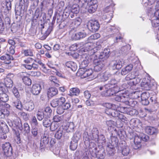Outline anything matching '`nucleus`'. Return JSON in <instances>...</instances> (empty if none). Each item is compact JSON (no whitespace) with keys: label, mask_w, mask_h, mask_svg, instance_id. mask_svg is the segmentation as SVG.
<instances>
[{"label":"nucleus","mask_w":159,"mask_h":159,"mask_svg":"<svg viewBox=\"0 0 159 159\" xmlns=\"http://www.w3.org/2000/svg\"><path fill=\"white\" fill-rule=\"evenodd\" d=\"M110 50L109 49H105L103 51L98 55V59L95 60L94 62L95 65L94 70L96 71L101 70L104 66L103 60L107 59L109 56Z\"/></svg>","instance_id":"nucleus-1"},{"label":"nucleus","mask_w":159,"mask_h":159,"mask_svg":"<svg viewBox=\"0 0 159 159\" xmlns=\"http://www.w3.org/2000/svg\"><path fill=\"white\" fill-rule=\"evenodd\" d=\"M87 131L85 132L83 134L84 139L86 141H89L90 139L98 142L99 141L98 135V131L96 128L92 129H87Z\"/></svg>","instance_id":"nucleus-2"},{"label":"nucleus","mask_w":159,"mask_h":159,"mask_svg":"<svg viewBox=\"0 0 159 159\" xmlns=\"http://www.w3.org/2000/svg\"><path fill=\"white\" fill-rule=\"evenodd\" d=\"M97 148L95 147V144L92 143L89 144V151L93 156H95L99 159H103L105 156V153L102 150L97 152Z\"/></svg>","instance_id":"nucleus-3"},{"label":"nucleus","mask_w":159,"mask_h":159,"mask_svg":"<svg viewBox=\"0 0 159 159\" xmlns=\"http://www.w3.org/2000/svg\"><path fill=\"white\" fill-rule=\"evenodd\" d=\"M81 75V77L82 78H84L88 77V79L89 80H92L97 77L95 76L93 74V72L92 69H89L86 70L85 71H83L82 70H79L78 72Z\"/></svg>","instance_id":"nucleus-4"},{"label":"nucleus","mask_w":159,"mask_h":159,"mask_svg":"<svg viewBox=\"0 0 159 159\" xmlns=\"http://www.w3.org/2000/svg\"><path fill=\"white\" fill-rule=\"evenodd\" d=\"M2 148L5 155L7 156H9L12 154V149L10 143H6L2 144Z\"/></svg>","instance_id":"nucleus-5"},{"label":"nucleus","mask_w":159,"mask_h":159,"mask_svg":"<svg viewBox=\"0 0 159 159\" xmlns=\"http://www.w3.org/2000/svg\"><path fill=\"white\" fill-rule=\"evenodd\" d=\"M89 30L93 32H94L98 31L100 27L98 22L96 20H91L89 24Z\"/></svg>","instance_id":"nucleus-6"},{"label":"nucleus","mask_w":159,"mask_h":159,"mask_svg":"<svg viewBox=\"0 0 159 159\" xmlns=\"http://www.w3.org/2000/svg\"><path fill=\"white\" fill-rule=\"evenodd\" d=\"M14 76V75L12 74H8L6 78L4 79V84L6 87L8 88H11L13 86V83L12 78Z\"/></svg>","instance_id":"nucleus-7"},{"label":"nucleus","mask_w":159,"mask_h":159,"mask_svg":"<svg viewBox=\"0 0 159 159\" xmlns=\"http://www.w3.org/2000/svg\"><path fill=\"white\" fill-rule=\"evenodd\" d=\"M87 35V33L83 31L73 33L72 35L71 38L74 40H78L85 37Z\"/></svg>","instance_id":"nucleus-8"},{"label":"nucleus","mask_w":159,"mask_h":159,"mask_svg":"<svg viewBox=\"0 0 159 159\" xmlns=\"http://www.w3.org/2000/svg\"><path fill=\"white\" fill-rule=\"evenodd\" d=\"M41 89V85L39 84H35L33 85L31 92L32 94L34 95H37L39 94Z\"/></svg>","instance_id":"nucleus-9"},{"label":"nucleus","mask_w":159,"mask_h":159,"mask_svg":"<svg viewBox=\"0 0 159 159\" xmlns=\"http://www.w3.org/2000/svg\"><path fill=\"white\" fill-rule=\"evenodd\" d=\"M141 85L144 89L147 90H149L151 87L150 81L148 79H143L141 83Z\"/></svg>","instance_id":"nucleus-10"},{"label":"nucleus","mask_w":159,"mask_h":159,"mask_svg":"<svg viewBox=\"0 0 159 159\" xmlns=\"http://www.w3.org/2000/svg\"><path fill=\"white\" fill-rule=\"evenodd\" d=\"M141 138L138 136H136L134 139V144L133 147L134 149H137L141 147Z\"/></svg>","instance_id":"nucleus-11"},{"label":"nucleus","mask_w":159,"mask_h":159,"mask_svg":"<svg viewBox=\"0 0 159 159\" xmlns=\"http://www.w3.org/2000/svg\"><path fill=\"white\" fill-rule=\"evenodd\" d=\"M0 59L1 60L4 61V62L6 64H9L11 63V61L13 60V57L8 54H6L0 57Z\"/></svg>","instance_id":"nucleus-12"},{"label":"nucleus","mask_w":159,"mask_h":159,"mask_svg":"<svg viewBox=\"0 0 159 159\" xmlns=\"http://www.w3.org/2000/svg\"><path fill=\"white\" fill-rule=\"evenodd\" d=\"M121 91L120 90V102H121V104H120V105H123V104L126 105V102H128L129 99L128 95L125 93H124L121 92Z\"/></svg>","instance_id":"nucleus-13"},{"label":"nucleus","mask_w":159,"mask_h":159,"mask_svg":"<svg viewBox=\"0 0 159 159\" xmlns=\"http://www.w3.org/2000/svg\"><path fill=\"white\" fill-rule=\"evenodd\" d=\"M97 0H86L83 4L82 7L85 9H87V6H93L97 5Z\"/></svg>","instance_id":"nucleus-14"},{"label":"nucleus","mask_w":159,"mask_h":159,"mask_svg":"<svg viewBox=\"0 0 159 159\" xmlns=\"http://www.w3.org/2000/svg\"><path fill=\"white\" fill-rule=\"evenodd\" d=\"M112 89H108L106 90L105 91L102 92L101 93V95L102 96H114V90L115 88L116 87H112Z\"/></svg>","instance_id":"nucleus-15"},{"label":"nucleus","mask_w":159,"mask_h":159,"mask_svg":"<svg viewBox=\"0 0 159 159\" xmlns=\"http://www.w3.org/2000/svg\"><path fill=\"white\" fill-rule=\"evenodd\" d=\"M24 107L26 110L31 111L34 109V103L32 101L27 102L25 103Z\"/></svg>","instance_id":"nucleus-16"},{"label":"nucleus","mask_w":159,"mask_h":159,"mask_svg":"<svg viewBox=\"0 0 159 159\" xmlns=\"http://www.w3.org/2000/svg\"><path fill=\"white\" fill-rule=\"evenodd\" d=\"M58 93L57 89L54 87L49 88L47 94L48 97H52Z\"/></svg>","instance_id":"nucleus-17"},{"label":"nucleus","mask_w":159,"mask_h":159,"mask_svg":"<svg viewBox=\"0 0 159 159\" xmlns=\"http://www.w3.org/2000/svg\"><path fill=\"white\" fill-rule=\"evenodd\" d=\"M65 66L68 68H70L72 70L74 71L76 70L77 66L76 64L73 61H68L66 63Z\"/></svg>","instance_id":"nucleus-18"},{"label":"nucleus","mask_w":159,"mask_h":159,"mask_svg":"<svg viewBox=\"0 0 159 159\" xmlns=\"http://www.w3.org/2000/svg\"><path fill=\"white\" fill-rule=\"evenodd\" d=\"M80 91L79 88H73L70 89V93L68 94V95L70 96H78L80 94Z\"/></svg>","instance_id":"nucleus-19"},{"label":"nucleus","mask_w":159,"mask_h":159,"mask_svg":"<svg viewBox=\"0 0 159 159\" xmlns=\"http://www.w3.org/2000/svg\"><path fill=\"white\" fill-rule=\"evenodd\" d=\"M0 129L2 132L7 133L9 131V128L6 123L1 121L0 123Z\"/></svg>","instance_id":"nucleus-20"},{"label":"nucleus","mask_w":159,"mask_h":159,"mask_svg":"<svg viewBox=\"0 0 159 159\" xmlns=\"http://www.w3.org/2000/svg\"><path fill=\"white\" fill-rule=\"evenodd\" d=\"M106 151L109 155H113L115 152L113 146L111 143L108 144L106 148Z\"/></svg>","instance_id":"nucleus-21"},{"label":"nucleus","mask_w":159,"mask_h":159,"mask_svg":"<svg viewBox=\"0 0 159 159\" xmlns=\"http://www.w3.org/2000/svg\"><path fill=\"white\" fill-rule=\"evenodd\" d=\"M121 153L124 156L127 155L130 152V149L129 147L127 145H124V146H121Z\"/></svg>","instance_id":"nucleus-22"},{"label":"nucleus","mask_w":159,"mask_h":159,"mask_svg":"<svg viewBox=\"0 0 159 159\" xmlns=\"http://www.w3.org/2000/svg\"><path fill=\"white\" fill-rule=\"evenodd\" d=\"M9 100L8 95L6 93H2L0 94V103L2 102H6Z\"/></svg>","instance_id":"nucleus-23"},{"label":"nucleus","mask_w":159,"mask_h":159,"mask_svg":"<svg viewBox=\"0 0 159 159\" xmlns=\"http://www.w3.org/2000/svg\"><path fill=\"white\" fill-rule=\"evenodd\" d=\"M65 131L63 129L59 128L58 130L55 134V138L58 139H61L62 137L64 135V133Z\"/></svg>","instance_id":"nucleus-24"},{"label":"nucleus","mask_w":159,"mask_h":159,"mask_svg":"<svg viewBox=\"0 0 159 159\" xmlns=\"http://www.w3.org/2000/svg\"><path fill=\"white\" fill-rule=\"evenodd\" d=\"M49 80L53 83V84L56 87H58L60 85V82L55 76H50L49 77Z\"/></svg>","instance_id":"nucleus-25"},{"label":"nucleus","mask_w":159,"mask_h":159,"mask_svg":"<svg viewBox=\"0 0 159 159\" xmlns=\"http://www.w3.org/2000/svg\"><path fill=\"white\" fill-rule=\"evenodd\" d=\"M25 56H33V51L32 49L30 48L23 49L22 52Z\"/></svg>","instance_id":"nucleus-26"},{"label":"nucleus","mask_w":159,"mask_h":159,"mask_svg":"<svg viewBox=\"0 0 159 159\" xmlns=\"http://www.w3.org/2000/svg\"><path fill=\"white\" fill-rule=\"evenodd\" d=\"M12 105L19 109L21 110L22 108L21 102L19 99V98H17V100L16 101H13Z\"/></svg>","instance_id":"nucleus-27"},{"label":"nucleus","mask_w":159,"mask_h":159,"mask_svg":"<svg viewBox=\"0 0 159 159\" xmlns=\"http://www.w3.org/2000/svg\"><path fill=\"white\" fill-rule=\"evenodd\" d=\"M14 123L15 125L20 130H21L23 129L22 125L20 119L17 118L14 121Z\"/></svg>","instance_id":"nucleus-28"},{"label":"nucleus","mask_w":159,"mask_h":159,"mask_svg":"<svg viewBox=\"0 0 159 159\" xmlns=\"http://www.w3.org/2000/svg\"><path fill=\"white\" fill-rule=\"evenodd\" d=\"M145 131L146 133L150 134H153L156 131V129L154 127L147 126L145 128Z\"/></svg>","instance_id":"nucleus-29"},{"label":"nucleus","mask_w":159,"mask_h":159,"mask_svg":"<svg viewBox=\"0 0 159 159\" xmlns=\"http://www.w3.org/2000/svg\"><path fill=\"white\" fill-rule=\"evenodd\" d=\"M34 62H35L36 63H38L42 67V68L43 69L42 70L43 71V72L45 73H46L49 71V70L47 69L46 67L45 66V64L43 63L41 60H34Z\"/></svg>","instance_id":"nucleus-30"},{"label":"nucleus","mask_w":159,"mask_h":159,"mask_svg":"<svg viewBox=\"0 0 159 159\" xmlns=\"http://www.w3.org/2000/svg\"><path fill=\"white\" fill-rule=\"evenodd\" d=\"M70 10L71 12L76 14L79 11V6L77 4H74L71 7H70Z\"/></svg>","instance_id":"nucleus-31"},{"label":"nucleus","mask_w":159,"mask_h":159,"mask_svg":"<svg viewBox=\"0 0 159 159\" xmlns=\"http://www.w3.org/2000/svg\"><path fill=\"white\" fill-rule=\"evenodd\" d=\"M63 119L64 116L62 115H56L54 116L53 118V120L54 122L57 123L58 122H63Z\"/></svg>","instance_id":"nucleus-32"},{"label":"nucleus","mask_w":159,"mask_h":159,"mask_svg":"<svg viewBox=\"0 0 159 159\" xmlns=\"http://www.w3.org/2000/svg\"><path fill=\"white\" fill-rule=\"evenodd\" d=\"M67 128L66 130L67 132H72L74 131L75 126L73 122L68 123L67 125Z\"/></svg>","instance_id":"nucleus-33"},{"label":"nucleus","mask_w":159,"mask_h":159,"mask_svg":"<svg viewBox=\"0 0 159 159\" xmlns=\"http://www.w3.org/2000/svg\"><path fill=\"white\" fill-rule=\"evenodd\" d=\"M52 123L50 120L47 117H44L43 120V125L44 126L48 127L51 125Z\"/></svg>","instance_id":"nucleus-34"},{"label":"nucleus","mask_w":159,"mask_h":159,"mask_svg":"<svg viewBox=\"0 0 159 159\" xmlns=\"http://www.w3.org/2000/svg\"><path fill=\"white\" fill-rule=\"evenodd\" d=\"M49 139L48 137L44 135L41 140L40 145L42 146L43 145H45L48 144L49 142Z\"/></svg>","instance_id":"nucleus-35"},{"label":"nucleus","mask_w":159,"mask_h":159,"mask_svg":"<svg viewBox=\"0 0 159 159\" xmlns=\"http://www.w3.org/2000/svg\"><path fill=\"white\" fill-rule=\"evenodd\" d=\"M112 16V13H107L103 15L102 18L106 20V22H108L111 19Z\"/></svg>","instance_id":"nucleus-36"},{"label":"nucleus","mask_w":159,"mask_h":159,"mask_svg":"<svg viewBox=\"0 0 159 159\" xmlns=\"http://www.w3.org/2000/svg\"><path fill=\"white\" fill-rule=\"evenodd\" d=\"M111 76V75L110 74H107L106 73H102L101 74H98L97 76V78H101L103 77L102 81H105L107 80L108 78Z\"/></svg>","instance_id":"nucleus-37"},{"label":"nucleus","mask_w":159,"mask_h":159,"mask_svg":"<svg viewBox=\"0 0 159 159\" xmlns=\"http://www.w3.org/2000/svg\"><path fill=\"white\" fill-rule=\"evenodd\" d=\"M31 132L32 135L34 137L37 138L38 137V129L36 126H33L32 128Z\"/></svg>","instance_id":"nucleus-38"},{"label":"nucleus","mask_w":159,"mask_h":159,"mask_svg":"<svg viewBox=\"0 0 159 159\" xmlns=\"http://www.w3.org/2000/svg\"><path fill=\"white\" fill-rule=\"evenodd\" d=\"M114 94L113 96H115L114 99L115 101L119 102V87H117L116 88H115L114 90Z\"/></svg>","instance_id":"nucleus-39"},{"label":"nucleus","mask_w":159,"mask_h":159,"mask_svg":"<svg viewBox=\"0 0 159 159\" xmlns=\"http://www.w3.org/2000/svg\"><path fill=\"white\" fill-rule=\"evenodd\" d=\"M81 137L80 134L78 132H76L72 137V140L78 142Z\"/></svg>","instance_id":"nucleus-40"},{"label":"nucleus","mask_w":159,"mask_h":159,"mask_svg":"<svg viewBox=\"0 0 159 159\" xmlns=\"http://www.w3.org/2000/svg\"><path fill=\"white\" fill-rule=\"evenodd\" d=\"M36 117L37 119L39 121H41L44 119V113L43 111L41 110H39L36 114Z\"/></svg>","instance_id":"nucleus-41"},{"label":"nucleus","mask_w":159,"mask_h":159,"mask_svg":"<svg viewBox=\"0 0 159 159\" xmlns=\"http://www.w3.org/2000/svg\"><path fill=\"white\" fill-rule=\"evenodd\" d=\"M88 11L90 13L94 12L97 8L98 5H94L93 6H87Z\"/></svg>","instance_id":"nucleus-42"},{"label":"nucleus","mask_w":159,"mask_h":159,"mask_svg":"<svg viewBox=\"0 0 159 159\" xmlns=\"http://www.w3.org/2000/svg\"><path fill=\"white\" fill-rule=\"evenodd\" d=\"M137 102L129 98L128 102H126V105L132 107H134L137 104Z\"/></svg>","instance_id":"nucleus-43"},{"label":"nucleus","mask_w":159,"mask_h":159,"mask_svg":"<svg viewBox=\"0 0 159 159\" xmlns=\"http://www.w3.org/2000/svg\"><path fill=\"white\" fill-rule=\"evenodd\" d=\"M22 80L24 83L27 85H31L32 81L31 79L27 76H24Z\"/></svg>","instance_id":"nucleus-44"},{"label":"nucleus","mask_w":159,"mask_h":159,"mask_svg":"<svg viewBox=\"0 0 159 159\" xmlns=\"http://www.w3.org/2000/svg\"><path fill=\"white\" fill-rule=\"evenodd\" d=\"M78 146V142H75L72 140L70 142V148L72 150H75Z\"/></svg>","instance_id":"nucleus-45"},{"label":"nucleus","mask_w":159,"mask_h":159,"mask_svg":"<svg viewBox=\"0 0 159 159\" xmlns=\"http://www.w3.org/2000/svg\"><path fill=\"white\" fill-rule=\"evenodd\" d=\"M12 91L15 97L16 98L18 99L20 98V95L18 91V90L15 87H14L13 88L12 90Z\"/></svg>","instance_id":"nucleus-46"},{"label":"nucleus","mask_w":159,"mask_h":159,"mask_svg":"<svg viewBox=\"0 0 159 159\" xmlns=\"http://www.w3.org/2000/svg\"><path fill=\"white\" fill-rule=\"evenodd\" d=\"M51 105L53 107H56L58 106L59 102L58 98L52 100L51 102Z\"/></svg>","instance_id":"nucleus-47"},{"label":"nucleus","mask_w":159,"mask_h":159,"mask_svg":"<svg viewBox=\"0 0 159 159\" xmlns=\"http://www.w3.org/2000/svg\"><path fill=\"white\" fill-rule=\"evenodd\" d=\"M50 129L51 131H53L56 130L58 127V124L55 122L52 123L50 126Z\"/></svg>","instance_id":"nucleus-48"},{"label":"nucleus","mask_w":159,"mask_h":159,"mask_svg":"<svg viewBox=\"0 0 159 159\" xmlns=\"http://www.w3.org/2000/svg\"><path fill=\"white\" fill-rule=\"evenodd\" d=\"M151 19L152 25L153 27H156L159 25V19Z\"/></svg>","instance_id":"nucleus-49"},{"label":"nucleus","mask_w":159,"mask_h":159,"mask_svg":"<svg viewBox=\"0 0 159 159\" xmlns=\"http://www.w3.org/2000/svg\"><path fill=\"white\" fill-rule=\"evenodd\" d=\"M86 47L87 49L88 50L91 51L93 52V49L94 47L93 43H92L88 42L86 44Z\"/></svg>","instance_id":"nucleus-50"},{"label":"nucleus","mask_w":159,"mask_h":159,"mask_svg":"<svg viewBox=\"0 0 159 159\" xmlns=\"http://www.w3.org/2000/svg\"><path fill=\"white\" fill-rule=\"evenodd\" d=\"M141 94V92L140 91H136L132 93V96L135 99L139 98Z\"/></svg>","instance_id":"nucleus-51"},{"label":"nucleus","mask_w":159,"mask_h":159,"mask_svg":"<svg viewBox=\"0 0 159 159\" xmlns=\"http://www.w3.org/2000/svg\"><path fill=\"white\" fill-rule=\"evenodd\" d=\"M104 11L107 13H108L109 12H110V13H112L113 12V6L111 5L107 7L104 9Z\"/></svg>","instance_id":"nucleus-52"},{"label":"nucleus","mask_w":159,"mask_h":159,"mask_svg":"<svg viewBox=\"0 0 159 159\" xmlns=\"http://www.w3.org/2000/svg\"><path fill=\"white\" fill-rule=\"evenodd\" d=\"M100 36V34L98 33L94 34L89 37L88 39L89 40H95L99 38Z\"/></svg>","instance_id":"nucleus-53"},{"label":"nucleus","mask_w":159,"mask_h":159,"mask_svg":"<svg viewBox=\"0 0 159 159\" xmlns=\"http://www.w3.org/2000/svg\"><path fill=\"white\" fill-rule=\"evenodd\" d=\"M151 16V19H159V9L156 10L154 13L152 14Z\"/></svg>","instance_id":"nucleus-54"},{"label":"nucleus","mask_w":159,"mask_h":159,"mask_svg":"<svg viewBox=\"0 0 159 159\" xmlns=\"http://www.w3.org/2000/svg\"><path fill=\"white\" fill-rule=\"evenodd\" d=\"M24 130L26 133L28 134L30 132V127L27 123H25L24 124Z\"/></svg>","instance_id":"nucleus-55"},{"label":"nucleus","mask_w":159,"mask_h":159,"mask_svg":"<svg viewBox=\"0 0 159 159\" xmlns=\"http://www.w3.org/2000/svg\"><path fill=\"white\" fill-rule=\"evenodd\" d=\"M130 49V46L129 44H127L122 47L121 50L124 53H126L127 51Z\"/></svg>","instance_id":"nucleus-56"},{"label":"nucleus","mask_w":159,"mask_h":159,"mask_svg":"<svg viewBox=\"0 0 159 159\" xmlns=\"http://www.w3.org/2000/svg\"><path fill=\"white\" fill-rule=\"evenodd\" d=\"M149 97V93L148 92H146L143 93H141V99L148 98Z\"/></svg>","instance_id":"nucleus-57"},{"label":"nucleus","mask_w":159,"mask_h":159,"mask_svg":"<svg viewBox=\"0 0 159 159\" xmlns=\"http://www.w3.org/2000/svg\"><path fill=\"white\" fill-rule=\"evenodd\" d=\"M88 61L86 60H84L81 62L80 65V67L81 68L84 69L88 66Z\"/></svg>","instance_id":"nucleus-58"},{"label":"nucleus","mask_w":159,"mask_h":159,"mask_svg":"<svg viewBox=\"0 0 159 159\" xmlns=\"http://www.w3.org/2000/svg\"><path fill=\"white\" fill-rule=\"evenodd\" d=\"M30 75L33 76H39L40 75L41 73L39 71H32L30 72Z\"/></svg>","instance_id":"nucleus-59"},{"label":"nucleus","mask_w":159,"mask_h":159,"mask_svg":"<svg viewBox=\"0 0 159 159\" xmlns=\"http://www.w3.org/2000/svg\"><path fill=\"white\" fill-rule=\"evenodd\" d=\"M34 59L31 57H28L25 59L24 61V62H25L24 64H29L32 63Z\"/></svg>","instance_id":"nucleus-60"},{"label":"nucleus","mask_w":159,"mask_h":159,"mask_svg":"<svg viewBox=\"0 0 159 159\" xmlns=\"http://www.w3.org/2000/svg\"><path fill=\"white\" fill-rule=\"evenodd\" d=\"M129 114L130 115H136L138 114V112L135 109L132 108L129 111Z\"/></svg>","instance_id":"nucleus-61"},{"label":"nucleus","mask_w":159,"mask_h":159,"mask_svg":"<svg viewBox=\"0 0 159 159\" xmlns=\"http://www.w3.org/2000/svg\"><path fill=\"white\" fill-rule=\"evenodd\" d=\"M44 111L47 113V116L49 117L51 116V114L52 112V110L49 107H47L45 108Z\"/></svg>","instance_id":"nucleus-62"},{"label":"nucleus","mask_w":159,"mask_h":159,"mask_svg":"<svg viewBox=\"0 0 159 159\" xmlns=\"http://www.w3.org/2000/svg\"><path fill=\"white\" fill-rule=\"evenodd\" d=\"M6 87L4 83L2 82H0V90L3 92L6 91Z\"/></svg>","instance_id":"nucleus-63"},{"label":"nucleus","mask_w":159,"mask_h":159,"mask_svg":"<svg viewBox=\"0 0 159 159\" xmlns=\"http://www.w3.org/2000/svg\"><path fill=\"white\" fill-rule=\"evenodd\" d=\"M61 106L65 110L68 109L70 107V104L69 102H65Z\"/></svg>","instance_id":"nucleus-64"}]
</instances>
